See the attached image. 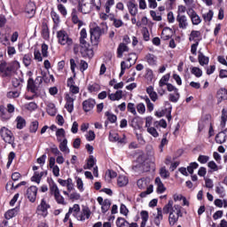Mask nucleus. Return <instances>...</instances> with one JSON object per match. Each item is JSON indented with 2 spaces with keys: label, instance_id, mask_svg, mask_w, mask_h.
Segmentation results:
<instances>
[{
  "label": "nucleus",
  "instance_id": "9b49d317",
  "mask_svg": "<svg viewBox=\"0 0 227 227\" xmlns=\"http://www.w3.org/2000/svg\"><path fill=\"white\" fill-rule=\"evenodd\" d=\"M176 22H178V27L180 29H187L189 26V20H187V16L177 14Z\"/></svg>",
  "mask_w": 227,
  "mask_h": 227
},
{
  "label": "nucleus",
  "instance_id": "c9c22d12",
  "mask_svg": "<svg viewBox=\"0 0 227 227\" xmlns=\"http://www.w3.org/2000/svg\"><path fill=\"white\" fill-rule=\"evenodd\" d=\"M109 208H111V200H105L103 202V205L101 206V210H102L103 214H106V212H107V210H109Z\"/></svg>",
  "mask_w": 227,
  "mask_h": 227
},
{
  "label": "nucleus",
  "instance_id": "ddd939ff",
  "mask_svg": "<svg viewBox=\"0 0 227 227\" xmlns=\"http://www.w3.org/2000/svg\"><path fill=\"white\" fill-rule=\"evenodd\" d=\"M25 13H27V17H28V19H31L35 16V13H36V5H35V3L29 2L26 5Z\"/></svg>",
  "mask_w": 227,
  "mask_h": 227
},
{
  "label": "nucleus",
  "instance_id": "5fc2aeb1",
  "mask_svg": "<svg viewBox=\"0 0 227 227\" xmlns=\"http://www.w3.org/2000/svg\"><path fill=\"white\" fill-rule=\"evenodd\" d=\"M31 54H26L24 57H23V63L25 65V67H29V65H31Z\"/></svg>",
  "mask_w": 227,
  "mask_h": 227
},
{
  "label": "nucleus",
  "instance_id": "6e6d98bb",
  "mask_svg": "<svg viewBox=\"0 0 227 227\" xmlns=\"http://www.w3.org/2000/svg\"><path fill=\"white\" fill-rule=\"evenodd\" d=\"M49 46L45 43L42 44V56L43 58H47L49 56Z\"/></svg>",
  "mask_w": 227,
  "mask_h": 227
},
{
  "label": "nucleus",
  "instance_id": "e2e57ef3",
  "mask_svg": "<svg viewBox=\"0 0 227 227\" xmlns=\"http://www.w3.org/2000/svg\"><path fill=\"white\" fill-rule=\"evenodd\" d=\"M179 98H180V94L178 93V90L175 92V94H169L170 102H178Z\"/></svg>",
  "mask_w": 227,
  "mask_h": 227
},
{
  "label": "nucleus",
  "instance_id": "2eb2a0df",
  "mask_svg": "<svg viewBox=\"0 0 227 227\" xmlns=\"http://www.w3.org/2000/svg\"><path fill=\"white\" fill-rule=\"evenodd\" d=\"M0 72L4 75V77H8L10 74H12V67L10 64L3 61L0 63Z\"/></svg>",
  "mask_w": 227,
  "mask_h": 227
},
{
  "label": "nucleus",
  "instance_id": "7ed1b4c3",
  "mask_svg": "<svg viewBox=\"0 0 227 227\" xmlns=\"http://www.w3.org/2000/svg\"><path fill=\"white\" fill-rule=\"evenodd\" d=\"M74 54H79V52H81L83 58H93V50L90 48V43L86 39H80V45L74 44Z\"/></svg>",
  "mask_w": 227,
  "mask_h": 227
},
{
  "label": "nucleus",
  "instance_id": "3c124183",
  "mask_svg": "<svg viewBox=\"0 0 227 227\" xmlns=\"http://www.w3.org/2000/svg\"><path fill=\"white\" fill-rule=\"evenodd\" d=\"M142 35H143V38L145 42H148L150 40V32L148 31L147 27L142 28Z\"/></svg>",
  "mask_w": 227,
  "mask_h": 227
},
{
  "label": "nucleus",
  "instance_id": "aec40b11",
  "mask_svg": "<svg viewBox=\"0 0 227 227\" xmlns=\"http://www.w3.org/2000/svg\"><path fill=\"white\" fill-rule=\"evenodd\" d=\"M68 140H67V138H65L62 142H60L59 144V150L60 152H62L63 153H70V149H68Z\"/></svg>",
  "mask_w": 227,
  "mask_h": 227
},
{
  "label": "nucleus",
  "instance_id": "423d86ee",
  "mask_svg": "<svg viewBox=\"0 0 227 227\" xmlns=\"http://www.w3.org/2000/svg\"><path fill=\"white\" fill-rule=\"evenodd\" d=\"M107 31V25H105V27L100 28V27H95L90 28V42L92 45H98V42L100 40V36L104 35Z\"/></svg>",
  "mask_w": 227,
  "mask_h": 227
},
{
  "label": "nucleus",
  "instance_id": "bf43d9fd",
  "mask_svg": "<svg viewBox=\"0 0 227 227\" xmlns=\"http://www.w3.org/2000/svg\"><path fill=\"white\" fill-rule=\"evenodd\" d=\"M207 168H209V169H212V171H219V166H217V164L215 163L214 160L207 163Z\"/></svg>",
  "mask_w": 227,
  "mask_h": 227
},
{
  "label": "nucleus",
  "instance_id": "dca6fc26",
  "mask_svg": "<svg viewBox=\"0 0 227 227\" xmlns=\"http://www.w3.org/2000/svg\"><path fill=\"white\" fill-rule=\"evenodd\" d=\"M95 99H87L83 101L82 107L85 113H89V111H91L93 107H95Z\"/></svg>",
  "mask_w": 227,
  "mask_h": 227
},
{
  "label": "nucleus",
  "instance_id": "13d9d810",
  "mask_svg": "<svg viewBox=\"0 0 227 227\" xmlns=\"http://www.w3.org/2000/svg\"><path fill=\"white\" fill-rule=\"evenodd\" d=\"M145 101L147 106L148 111H150V113H152V111H153V103H152L149 97H145Z\"/></svg>",
  "mask_w": 227,
  "mask_h": 227
},
{
  "label": "nucleus",
  "instance_id": "58836bf2",
  "mask_svg": "<svg viewBox=\"0 0 227 227\" xmlns=\"http://www.w3.org/2000/svg\"><path fill=\"white\" fill-rule=\"evenodd\" d=\"M105 115L107 117V120L110 123H116L118 117L115 114H111L109 112H106Z\"/></svg>",
  "mask_w": 227,
  "mask_h": 227
},
{
  "label": "nucleus",
  "instance_id": "4d7b16f0",
  "mask_svg": "<svg viewBox=\"0 0 227 227\" xmlns=\"http://www.w3.org/2000/svg\"><path fill=\"white\" fill-rule=\"evenodd\" d=\"M88 90L90 93H93L95 91H98L100 90V85L97 83H93L91 85H89Z\"/></svg>",
  "mask_w": 227,
  "mask_h": 227
},
{
  "label": "nucleus",
  "instance_id": "79ce46f5",
  "mask_svg": "<svg viewBox=\"0 0 227 227\" xmlns=\"http://www.w3.org/2000/svg\"><path fill=\"white\" fill-rule=\"evenodd\" d=\"M169 170L166 169V167L160 168V176H161V178H169Z\"/></svg>",
  "mask_w": 227,
  "mask_h": 227
},
{
  "label": "nucleus",
  "instance_id": "412c9836",
  "mask_svg": "<svg viewBox=\"0 0 227 227\" xmlns=\"http://www.w3.org/2000/svg\"><path fill=\"white\" fill-rule=\"evenodd\" d=\"M215 141L218 145H223V143L226 142V133L222 131L215 136Z\"/></svg>",
  "mask_w": 227,
  "mask_h": 227
},
{
  "label": "nucleus",
  "instance_id": "0eeeda50",
  "mask_svg": "<svg viewBox=\"0 0 227 227\" xmlns=\"http://www.w3.org/2000/svg\"><path fill=\"white\" fill-rule=\"evenodd\" d=\"M57 38L58 43L60 45H67V47H70L74 43V40L68 35V33L65 30H59L57 32Z\"/></svg>",
  "mask_w": 227,
  "mask_h": 227
},
{
  "label": "nucleus",
  "instance_id": "b1692460",
  "mask_svg": "<svg viewBox=\"0 0 227 227\" xmlns=\"http://www.w3.org/2000/svg\"><path fill=\"white\" fill-rule=\"evenodd\" d=\"M198 59L201 67H205V65H208L209 59L208 57L203 55V53L199 54Z\"/></svg>",
  "mask_w": 227,
  "mask_h": 227
},
{
  "label": "nucleus",
  "instance_id": "6e6552de",
  "mask_svg": "<svg viewBox=\"0 0 227 227\" xmlns=\"http://www.w3.org/2000/svg\"><path fill=\"white\" fill-rule=\"evenodd\" d=\"M0 136L4 143H8V145H12V146H13L15 143V137L12 130L8 129L6 127H3L0 129Z\"/></svg>",
  "mask_w": 227,
  "mask_h": 227
},
{
  "label": "nucleus",
  "instance_id": "20e7f679",
  "mask_svg": "<svg viewBox=\"0 0 227 227\" xmlns=\"http://www.w3.org/2000/svg\"><path fill=\"white\" fill-rule=\"evenodd\" d=\"M101 0H81L80 2V10L82 13H90L96 8L100 10Z\"/></svg>",
  "mask_w": 227,
  "mask_h": 227
},
{
  "label": "nucleus",
  "instance_id": "49530a36",
  "mask_svg": "<svg viewBox=\"0 0 227 227\" xmlns=\"http://www.w3.org/2000/svg\"><path fill=\"white\" fill-rule=\"evenodd\" d=\"M95 158L93 155H90L87 161V167H84V169H91L95 166Z\"/></svg>",
  "mask_w": 227,
  "mask_h": 227
},
{
  "label": "nucleus",
  "instance_id": "f3484780",
  "mask_svg": "<svg viewBox=\"0 0 227 227\" xmlns=\"http://www.w3.org/2000/svg\"><path fill=\"white\" fill-rule=\"evenodd\" d=\"M140 217L142 219L140 227H146V223H148V219L150 218V215L148 211L143 210L140 212Z\"/></svg>",
  "mask_w": 227,
  "mask_h": 227
},
{
  "label": "nucleus",
  "instance_id": "9d476101",
  "mask_svg": "<svg viewBox=\"0 0 227 227\" xmlns=\"http://www.w3.org/2000/svg\"><path fill=\"white\" fill-rule=\"evenodd\" d=\"M188 15H189L193 26H200V24H201V18L200 17V15H198L197 12H195L194 10L189 9Z\"/></svg>",
  "mask_w": 227,
  "mask_h": 227
},
{
  "label": "nucleus",
  "instance_id": "6ab92c4d",
  "mask_svg": "<svg viewBox=\"0 0 227 227\" xmlns=\"http://www.w3.org/2000/svg\"><path fill=\"white\" fill-rule=\"evenodd\" d=\"M117 184L119 187H125V185L129 184V177L126 176H119Z\"/></svg>",
  "mask_w": 227,
  "mask_h": 227
},
{
  "label": "nucleus",
  "instance_id": "393cba45",
  "mask_svg": "<svg viewBox=\"0 0 227 227\" xmlns=\"http://www.w3.org/2000/svg\"><path fill=\"white\" fill-rule=\"evenodd\" d=\"M190 70L191 74H192V75H195V77L200 78L201 77V75H203V71L198 67H192Z\"/></svg>",
  "mask_w": 227,
  "mask_h": 227
},
{
  "label": "nucleus",
  "instance_id": "4c0bfd02",
  "mask_svg": "<svg viewBox=\"0 0 227 227\" xmlns=\"http://www.w3.org/2000/svg\"><path fill=\"white\" fill-rule=\"evenodd\" d=\"M42 176H43V172H41V173L35 172L31 180H32V182H35L36 184H40V182L42 180Z\"/></svg>",
  "mask_w": 227,
  "mask_h": 227
},
{
  "label": "nucleus",
  "instance_id": "37998d69",
  "mask_svg": "<svg viewBox=\"0 0 227 227\" xmlns=\"http://www.w3.org/2000/svg\"><path fill=\"white\" fill-rule=\"evenodd\" d=\"M42 35L44 40H49V38H50L49 27H47L46 24L43 25Z\"/></svg>",
  "mask_w": 227,
  "mask_h": 227
},
{
  "label": "nucleus",
  "instance_id": "a211bd4d",
  "mask_svg": "<svg viewBox=\"0 0 227 227\" xmlns=\"http://www.w3.org/2000/svg\"><path fill=\"white\" fill-rule=\"evenodd\" d=\"M155 184L157 186V192H159L160 194H162V192H166V187L164 186V184H162L160 177L155 178Z\"/></svg>",
  "mask_w": 227,
  "mask_h": 227
},
{
  "label": "nucleus",
  "instance_id": "0e129e2a",
  "mask_svg": "<svg viewBox=\"0 0 227 227\" xmlns=\"http://www.w3.org/2000/svg\"><path fill=\"white\" fill-rule=\"evenodd\" d=\"M127 107L128 111L131 113V114H134V116L137 114V112H136V106L133 103H129Z\"/></svg>",
  "mask_w": 227,
  "mask_h": 227
},
{
  "label": "nucleus",
  "instance_id": "a18cd8bd",
  "mask_svg": "<svg viewBox=\"0 0 227 227\" xmlns=\"http://www.w3.org/2000/svg\"><path fill=\"white\" fill-rule=\"evenodd\" d=\"M217 97L222 100H227V90L225 89L219 90L217 91Z\"/></svg>",
  "mask_w": 227,
  "mask_h": 227
},
{
  "label": "nucleus",
  "instance_id": "473e14b6",
  "mask_svg": "<svg viewBox=\"0 0 227 227\" xmlns=\"http://www.w3.org/2000/svg\"><path fill=\"white\" fill-rule=\"evenodd\" d=\"M137 185L138 187V189H146V187H148V180L143 178V179H139L137 183Z\"/></svg>",
  "mask_w": 227,
  "mask_h": 227
},
{
  "label": "nucleus",
  "instance_id": "f257e3e1",
  "mask_svg": "<svg viewBox=\"0 0 227 227\" xmlns=\"http://www.w3.org/2000/svg\"><path fill=\"white\" fill-rule=\"evenodd\" d=\"M156 210L157 214L154 215L153 223L157 227H160V223L164 219L163 214H168V223L170 226H175L178 223V219L182 217V206L175 204L171 200H168L163 208L157 207Z\"/></svg>",
  "mask_w": 227,
  "mask_h": 227
},
{
  "label": "nucleus",
  "instance_id": "e433bc0d",
  "mask_svg": "<svg viewBox=\"0 0 227 227\" xmlns=\"http://www.w3.org/2000/svg\"><path fill=\"white\" fill-rule=\"evenodd\" d=\"M130 67H132L131 64H129L125 61H122L121 63V73H120V77H121L124 74H125V70H127V68H130Z\"/></svg>",
  "mask_w": 227,
  "mask_h": 227
},
{
  "label": "nucleus",
  "instance_id": "a19ab883",
  "mask_svg": "<svg viewBox=\"0 0 227 227\" xmlns=\"http://www.w3.org/2000/svg\"><path fill=\"white\" fill-rule=\"evenodd\" d=\"M153 192V185L150 184L145 192H142L140 193V198H146V196H148V194H152Z\"/></svg>",
  "mask_w": 227,
  "mask_h": 227
},
{
  "label": "nucleus",
  "instance_id": "c03bdc74",
  "mask_svg": "<svg viewBox=\"0 0 227 227\" xmlns=\"http://www.w3.org/2000/svg\"><path fill=\"white\" fill-rule=\"evenodd\" d=\"M116 224L118 227H129V222L124 218L119 217L116 221Z\"/></svg>",
  "mask_w": 227,
  "mask_h": 227
},
{
  "label": "nucleus",
  "instance_id": "052dcab7",
  "mask_svg": "<svg viewBox=\"0 0 227 227\" xmlns=\"http://www.w3.org/2000/svg\"><path fill=\"white\" fill-rule=\"evenodd\" d=\"M147 132L153 136V137H159V132L153 127L147 128Z\"/></svg>",
  "mask_w": 227,
  "mask_h": 227
},
{
  "label": "nucleus",
  "instance_id": "bb28decb",
  "mask_svg": "<svg viewBox=\"0 0 227 227\" xmlns=\"http://www.w3.org/2000/svg\"><path fill=\"white\" fill-rule=\"evenodd\" d=\"M169 74H167L161 77V79L159 82V87L163 88V86H168V82H169Z\"/></svg>",
  "mask_w": 227,
  "mask_h": 227
},
{
  "label": "nucleus",
  "instance_id": "8fccbe9b",
  "mask_svg": "<svg viewBox=\"0 0 227 227\" xmlns=\"http://www.w3.org/2000/svg\"><path fill=\"white\" fill-rule=\"evenodd\" d=\"M76 186L81 192L84 191V183H82V179L81 177H76Z\"/></svg>",
  "mask_w": 227,
  "mask_h": 227
},
{
  "label": "nucleus",
  "instance_id": "cd10ccee",
  "mask_svg": "<svg viewBox=\"0 0 227 227\" xmlns=\"http://www.w3.org/2000/svg\"><path fill=\"white\" fill-rule=\"evenodd\" d=\"M46 111L50 116H56V106L52 103H49Z\"/></svg>",
  "mask_w": 227,
  "mask_h": 227
},
{
  "label": "nucleus",
  "instance_id": "603ef678",
  "mask_svg": "<svg viewBox=\"0 0 227 227\" xmlns=\"http://www.w3.org/2000/svg\"><path fill=\"white\" fill-rule=\"evenodd\" d=\"M85 137L87 139V141H95V131L93 130H89L88 133L85 135Z\"/></svg>",
  "mask_w": 227,
  "mask_h": 227
},
{
  "label": "nucleus",
  "instance_id": "774afa93",
  "mask_svg": "<svg viewBox=\"0 0 227 227\" xmlns=\"http://www.w3.org/2000/svg\"><path fill=\"white\" fill-rule=\"evenodd\" d=\"M13 159H15V153L13 152H11L8 155V162H7V168H10L12 166V162H13Z\"/></svg>",
  "mask_w": 227,
  "mask_h": 227
},
{
  "label": "nucleus",
  "instance_id": "c756f323",
  "mask_svg": "<svg viewBox=\"0 0 227 227\" xmlns=\"http://www.w3.org/2000/svg\"><path fill=\"white\" fill-rule=\"evenodd\" d=\"M215 207H218V208H223V207L227 208V200L216 199L215 200Z\"/></svg>",
  "mask_w": 227,
  "mask_h": 227
},
{
  "label": "nucleus",
  "instance_id": "f704fd0d",
  "mask_svg": "<svg viewBox=\"0 0 227 227\" xmlns=\"http://www.w3.org/2000/svg\"><path fill=\"white\" fill-rule=\"evenodd\" d=\"M146 61L150 65H157V57L153 54H147L146 55Z\"/></svg>",
  "mask_w": 227,
  "mask_h": 227
},
{
  "label": "nucleus",
  "instance_id": "4468645a",
  "mask_svg": "<svg viewBox=\"0 0 227 227\" xmlns=\"http://www.w3.org/2000/svg\"><path fill=\"white\" fill-rule=\"evenodd\" d=\"M126 4L130 15L136 17L137 15V4H136V0H128Z\"/></svg>",
  "mask_w": 227,
  "mask_h": 227
},
{
  "label": "nucleus",
  "instance_id": "a878e982",
  "mask_svg": "<svg viewBox=\"0 0 227 227\" xmlns=\"http://www.w3.org/2000/svg\"><path fill=\"white\" fill-rule=\"evenodd\" d=\"M17 214H19V207L10 209L5 213V218L12 219V217H15V215H17Z\"/></svg>",
  "mask_w": 227,
  "mask_h": 227
},
{
  "label": "nucleus",
  "instance_id": "39448f33",
  "mask_svg": "<svg viewBox=\"0 0 227 227\" xmlns=\"http://www.w3.org/2000/svg\"><path fill=\"white\" fill-rule=\"evenodd\" d=\"M68 213L73 214L78 221H86V219H90V215L89 208H83L81 213V207L78 204H74L73 207H70Z\"/></svg>",
  "mask_w": 227,
  "mask_h": 227
},
{
  "label": "nucleus",
  "instance_id": "f8f14e48",
  "mask_svg": "<svg viewBox=\"0 0 227 227\" xmlns=\"http://www.w3.org/2000/svg\"><path fill=\"white\" fill-rule=\"evenodd\" d=\"M38 192V188L36 186H30L27 190V198L31 201L32 203H35L36 201V194Z\"/></svg>",
  "mask_w": 227,
  "mask_h": 227
},
{
  "label": "nucleus",
  "instance_id": "1a4fd4ad",
  "mask_svg": "<svg viewBox=\"0 0 227 227\" xmlns=\"http://www.w3.org/2000/svg\"><path fill=\"white\" fill-rule=\"evenodd\" d=\"M51 208V206L47 204L44 199L42 200L40 205L37 207L36 213L38 215H43V217H46L49 210Z\"/></svg>",
  "mask_w": 227,
  "mask_h": 227
},
{
  "label": "nucleus",
  "instance_id": "de8ad7c7",
  "mask_svg": "<svg viewBox=\"0 0 227 227\" xmlns=\"http://www.w3.org/2000/svg\"><path fill=\"white\" fill-rule=\"evenodd\" d=\"M200 35H201V33L200 31L193 30L190 34L189 40L190 42H192V40H196V38H200Z\"/></svg>",
  "mask_w": 227,
  "mask_h": 227
},
{
  "label": "nucleus",
  "instance_id": "864d4df0",
  "mask_svg": "<svg viewBox=\"0 0 227 227\" xmlns=\"http://www.w3.org/2000/svg\"><path fill=\"white\" fill-rule=\"evenodd\" d=\"M11 67V72H15V70H19L20 68V64L19 61H12L11 64H9Z\"/></svg>",
  "mask_w": 227,
  "mask_h": 227
},
{
  "label": "nucleus",
  "instance_id": "f03ea898",
  "mask_svg": "<svg viewBox=\"0 0 227 227\" xmlns=\"http://www.w3.org/2000/svg\"><path fill=\"white\" fill-rule=\"evenodd\" d=\"M67 88H69L70 93L66 94V109L68 113H72L74 111V101L75 100V97L74 95H77L79 93V87L75 85V82L74 78L70 77L67 80Z\"/></svg>",
  "mask_w": 227,
  "mask_h": 227
},
{
  "label": "nucleus",
  "instance_id": "2f4dec72",
  "mask_svg": "<svg viewBox=\"0 0 227 227\" xmlns=\"http://www.w3.org/2000/svg\"><path fill=\"white\" fill-rule=\"evenodd\" d=\"M50 192L52 194V196H57L58 194H60L59 188H58V185L56 184H51L50 185Z\"/></svg>",
  "mask_w": 227,
  "mask_h": 227
},
{
  "label": "nucleus",
  "instance_id": "72a5a7b5",
  "mask_svg": "<svg viewBox=\"0 0 227 227\" xmlns=\"http://www.w3.org/2000/svg\"><path fill=\"white\" fill-rule=\"evenodd\" d=\"M0 118H2V120H10V118H12V115L6 113L4 106L0 107Z\"/></svg>",
  "mask_w": 227,
  "mask_h": 227
},
{
  "label": "nucleus",
  "instance_id": "4be33fe9",
  "mask_svg": "<svg viewBox=\"0 0 227 227\" xmlns=\"http://www.w3.org/2000/svg\"><path fill=\"white\" fill-rule=\"evenodd\" d=\"M123 52H129V47L126 46L125 43H121L119 44V47L117 49L119 58H121V56H123Z\"/></svg>",
  "mask_w": 227,
  "mask_h": 227
},
{
  "label": "nucleus",
  "instance_id": "09e8293b",
  "mask_svg": "<svg viewBox=\"0 0 227 227\" xmlns=\"http://www.w3.org/2000/svg\"><path fill=\"white\" fill-rule=\"evenodd\" d=\"M54 198L57 203H59V205H67V202H65V198L61 196V193L55 195Z\"/></svg>",
  "mask_w": 227,
  "mask_h": 227
},
{
  "label": "nucleus",
  "instance_id": "5701e85b",
  "mask_svg": "<svg viewBox=\"0 0 227 227\" xmlns=\"http://www.w3.org/2000/svg\"><path fill=\"white\" fill-rule=\"evenodd\" d=\"M122 97H123V91L122 90H117L115 93L110 94L108 96L110 100H121Z\"/></svg>",
  "mask_w": 227,
  "mask_h": 227
},
{
  "label": "nucleus",
  "instance_id": "69168bd1",
  "mask_svg": "<svg viewBox=\"0 0 227 227\" xmlns=\"http://www.w3.org/2000/svg\"><path fill=\"white\" fill-rule=\"evenodd\" d=\"M19 97H20V92L19 91H9L7 93L8 98H19Z\"/></svg>",
  "mask_w": 227,
  "mask_h": 227
},
{
  "label": "nucleus",
  "instance_id": "680f3d73",
  "mask_svg": "<svg viewBox=\"0 0 227 227\" xmlns=\"http://www.w3.org/2000/svg\"><path fill=\"white\" fill-rule=\"evenodd\" d=\"M51 16L52 18L54 24H59V15L58 14V12L51 11Z\"/></svg>",
  "mask_w": 227,
  "mask_h": 227
},
{
  "label": "nucleus",
  "instance_id": "c85d7f7f",
  "mask_svg": "<svg viewBox=\"0 0 227 227\" xmlns=\"http://www.w3.org/2000/svg\"><path fill=\"white\" fill-rule=\"evenodd\" d=\"M221 120L222 121L220 123V127L222 129H224V127H226V121H227V110L226 109H223Z\"/></svg>",
  "mask_w": 227,
  "mask_h": 227
},
{
  "label": "nucleus",
  "instance_id": "ea45409f",
  "mask_svg": "<svg viewBox=\"0 0 227 227\" xmlns=\"http://www.w3.org/2000/svg\"><path fill=\"white\" fill-rule=\"evenodd\" d=\"M17 121V129H24V126L26 125V120L20 116H18L16 118Z\"/></svg>",
  "mask_w": 227,
  "mask_h": 227
},
{
  "label": "nucleus",
  "instance_id": "338daca9",
  "mask_svg": "<svg viewBox=\"0 0 227 227\" xmlns=\"http://www.w3.org/2000/svg\"><path fill=\"white\" fill-rule=\"evenodd\" d=\"M210 160V157L207 155H200L198 158V160L200 162V164H207V160Z\"/></svg>",
  "mask_w": 227,
  "mask_h": 227
},
{
  "label": "nucleus",
  "instance_id": "7c9ffc66",
  "mask_svg": "<svg viewBox=\"0 0 227 227\" xmlns=\"http://www.w3.org/2000/svg\"><path fill=\"white\" fill-rule=\"evenodd\" d=\"M205 22H210L214 18V12L209 10L207 12L202 14Z\"/></svg>",
  "mask_w": 227,
  "mask_h": 227
}]
</instances>
